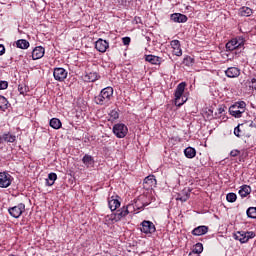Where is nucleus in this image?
<instances>
[{
	"mask_svg": "<svg viewBox=\"0 0 256 256\" xmlns=\"http://www.w3.org/2000/svg\"><path fill=\"white\" fill-rule=\"evenodd\" d=\"M229 113L230 115H232V117H235L236 119H239L243 116V114L245 112H243V110H241L240 108L237 107V105H232L229 108Z\"/></svg>",
	"mask_w": 256,
	"mask_h": 256,
	"instance_id": "17",
	"label": "nucleus"
},
{
	"mask_svg": "<svg viewBox=\"0 0 256 256\" xmlns=\"http://www.w3.org/2000/svg\"><path fill=\"white\" fill-rule=\"evenodd\" d=\"M239 153H241L239 150H232L231 152H230V157H237V156H239Z\"/></svg>",
	"mask_w": 256,
	"mask_h": 256,
	"instance_id": "42",
	"label": "nucleus"
},
{
	"mask_svg": "<svg viewBox=\"0 0 256 256\" xmlns=\"http://www.w3.org/2000/svg\"><path fill=\"white\" fill-rule=\"evenodd\" d=\"M239 195L242 197V199H245L247 195H251V186L249 185H242L239 190Z\"/></svg>",
	"mask_w": 256,
	"mask_h": 256,
	"instance_id": "19",
	"label": "nucleus"
},
{
	"mask_svg": "<svg viewBox=\"0 0 256 256\" xmlns=\"http://www.w3.org/2000/svg\"><path fill=\"white\" fill-rule=\"evenodd\" d=\"M246 237H248V241L249 239H253V237H255V232H246Z\"/></svg>",
	"mask_w": 256,
	"mask_h": 256,
	"instance_id": "44",
	"label": "nucleus"
},
{
	"mask_svg": "<svg viewBox=\"0 0 256 256\" xmlns=\"http://www.w3.org/2000/svg\"><path fill=\"white\" fill-rule=\"evenodd\" d=\"M7 87H9V82L0 80V91L7 89Z\"/></svg>",
	"mask_w": 256,
	"mask_h": 256,
	"instance_id": "38",
	"label": "nucleus"
},
{
	"mask_svg": "<svg viewBox=\"0 0 256 256\" xmlns=\"http://www.w3.org/2000/svg\"><path fill=\"white\" fill-rule=\"evenodd\" d=\"M173 55H176V57H181V55H183V50L181 49V47L174 48Z\"/></svg>",
	"mask_w": 256,
	"mask_h": 256,
	"instance_id": "37",
	"label": "nucleus"
},
{
	"mask_svg": "<svg viewBox=\"0 0 256 256\" xmlns=\"http://www.w3.org/2000/svg\"><path fill=\"white\" fill-rule=\"evenodd\" d=\"M45 55V48L42 46H37L32 51V59L33 61H37V59H42Z\"/></svg>",
	"mask_w": 256,
	"mask_h": 256,
	"instance_id": "12",
	"label": "nucleus"
},
{
	"mask_svg": "<svg viewBox=\"0 0 256 256\" xmlns=\"http://www.w3.org/2000/svg\"><path fill=\"white\" fill-rule=\"evenodd\" d=\"M8 213L11 217H14V219H19V217L25 213V205L23 203H19L16 206L10 207L8 209Z\"/></svg>",
	"mask_w": 256,
	"mask_h": 256,
	"instance_id": "7",
	"label": "nucleus"
},
{
	"mask_svg": "<svg viewBox=\"0 0 256 256\" xmlns=\"http://www.w3.org/2000/svg\"><path fill=\"white\" fill-rule=\"evenodd\" d=\"M129 207H132V205L123 206L122 208L116 210L115 213H112L110 215L111 221L118 223V221H121V219H125V216L129 213Z\"/></svg>",
	"mask_w": 256,
	"mask_h": 256,
	"instance_id": "4",
	"label": "nucleus"
},
{
	"mask_svg": "<svg viewBox=\"0 0 256 256\" xmlns=\"http://www.w3.org/2000/svg\"><path fill=\"white\" fill-rule=\"evenodd\" d=\"M193 58H191V56H187L186 58H184V63L185 65L189 66V65H193Z\"/></svg>",
	"mask_w": 256,
	"mask_h": 256,
	"instance_id": "39",
	"label": "nucleus"
},
{
	"mask_svg": "<svg viewBox=\"0 0 256 256\" xmlns=\"http://www.w3.org/2000/svg\"><path fill=\"white\" fill-rule=\"evenodd\" d=\"M170 45L172 49H179V47H181V42H179V40H172Z\"/></svg>",
	"mask_w": 256,
	"mask_h": 256,
	"instance_id": "36",
	"label": "nucleus"
},
{
	"mask_svg": "<svg viewBox=\"0 0 256 256\" xmlns=\"http://www.w3.org/2000/svg\"><path fill=\"white\" fill-rule=\"evenodd\" d=\"M209 232V227L208 226H198L192 230V235L195 237H201V235H206V233Z\"/></svg>",
	"mask_w": 256,
	"mask_h": 256,
	"instance_id": "14",
	"label": "nucleus"
},
{
	"mask_svg": "<svg viewBox=\"0 0 256 256\" xmlns=\"http://www.w3.org/2000/svg\"><path fill=\"white\" fill-rule=\"evenodd\" d=\"M61 120H59V118H52L50 120V127H52V129H61Z\"/></svg>",
	"mask_w": 256,
	"mask_h": 256,
	"instance_id": "31",
	"label": "nucleus"
},
{
	"mask_svg": "<svg viewBox=\"0 0 256 256\" xmlns=\"http://www.w3.org/2000/svg\"><path fill=\"white\" fill-rule=\"evenodd\" d=\"M184 154H185V157H187V159H193V157L197 155V151L193 147H187L184 150Z\"/></svg>",
	"mask_w": 256,
	"mask_h": 256,
	"instance_id": "26",
	"label": "nucleus"
},
{
	"mask_svg": "<svg viewBox=\"0 0 256 256\" xmlns=\"http://www.w3.org/2000/svg\"><path fill=\"white\" fill-rule=\"evenodd\" d=\"M119 196H112L108 198V207L111 211H117L121 207V202L119 201Z\"/></svg>",
	"mask_w": 256,
	"mask_h": 256,
	"instance_id": "10",
	"label": "nucleus"
},
{
	"mask_svg": "<svg viewBox=\"0 0 256 256\" xmlns=\"http://www.w3.org/2000/svg\"><path fill=\"white\" fill-rule=\"evenodd\" d=\"M18 91H19L20 95H25L29 91V87L19 85L18 86Z\"/></svg>",
	"mask_w": 256,
	"mask_h": 256,
	"instance_id": "34",
	"label": "nucleus"
},
{
	"mask_svg": "<svg viewBox=\"0 0 256 256\" xmlns=\"http://www.w3.org/2000/svg\"><path fill=\"white\" fill-rule=\"evenodd\" d=\"M122 42H123V45H129V43H131V38L124 37L122 38Z\"/></svg>",
	"mask_w": 256,
	"mask_h": 256,
	"instance_id": "43",
	"label": "nucleus"
},
{
	"mask_svg": "<svg viewBox=\"0 0 256 256\" xmlns=\"http://www.w3.org/2000/svg\"><path fill=\"white\" fill-rule=\"evenodd\" d=\"M140 225V231L141 233H145V235H151L155 233V231H157V229L155 228V224H153V222L149 220L142 221Z\"/></svg>",
	"mask_w": 256,
	"mask_h": 256,
	"instance_id": "6",
	"label": "nucleus"
},
{
	"mask_svg": "<svg viewBox=\"0 0 256 256\" xmlns=\"http://www.w3.org/2000/svg\"><path fill=\"white\" fill-rule=\"evenodd\" d=\"M170 19L174 23H187V16L181 13L171 14Z\"/></svg>",
	"mask_w": 256,
	"mask_h": 256,
	"instance_id": "18",
	"label": "nucleus"
},
{
	"mask_svg": "<svg viewBox=\"0 0 256 256\" xmlns=\"http://www.w3.org/2000/svg\"><path fill=\"white\" fill-rule=\"evenodd\" d=\"M234 105H237V108L243 112H245V107H247L245 101L236 102Z\"/></svg>",
	"mask_w": 256,
	"mask_h": 256,
	"instance_id": "35",
	"label": "nucleus"
},
{
	"mask_svg": "<svg viewBox=\"0 0 256 256\" xmlns=\"http://www.w3.org/2000/svg\"><path fill=\"white\" fill-rule=\"evenodd\" d=\"M84 79L90 83H95V81L99 79V74H97V72H90L85 75Z\"/></svg>",
	"mask_w": 256,
	"mask_h": 256,
	"instance_id": "24",
	"label": "nucleus"
},
{
	"mask_svg": "<svg viewBox=\"0 0 256 256\" xmlns=\"http://www.w3.org/2000/svg\"><path fill=\"white\" fill-rule=\"evenodd\" d=\"M145 61L151 63V65H161L163 63V58L155 55H145Z\"/></svg>",
	"mask_w": 256,
	"mask_h": 256,
	"instance_id": "15",
	"label": "nucleus"
},
{
	"mask_svg": "<svg viewBox=\"0 0 256 256\" xmlns=\"http://www.w3.org/2000/svg\"><path fill=\"white\" fill-rule=\"evenodd\" d=\"M45 181L47 187H53V185H55V181H57V174L53 172L48 174V178Z\"/></svg>",
	"mask_w": 256,
	"mask_h": 256,
	"instance_id": "22",
	"label": "nucleus"
},
{
	"mask_svg": "<svg viewBox=\"0 0 256 256\" xmlns=\"http://www.w3.org/2000/svg\"><path fill=\"white\" fill-rule=\"evenodd\" d=\"M228 203H235L237 201V194L231 192L226 195Z\"/></svg>",
	"mask_w": 256,
	"mask_h": 256,
	"instance_id": "33",
	"label": "nucleus"
},
{
	"mask_svg": "<svg viewBox=\"0 0 256 256\" xmlns=\"http://www.w3.org/2000/svg\"><path fill=\"white\" fill-rule=\"evenodd\" d=\"M236 241H240V243H247L249 241V237H247L246 232H237V234L234 235Z\"/></svg>",
	"mask_w": 256,
	"mask_h": 256,
	"instance_id": "21",
	"label": "nucleus"
},
{
	"mask_svg": "<svg viewBox=\"0 0 256 256\" xmlns=\"http://www.w3.org/2000/svg\"><path fill=\"white\" fill-rule=\"evenodd\" d=\"M249 127H256V123L251 122V123L249 124Z\"/></svg>",
	"mask_w": 256,
	"mask_h": 256,
	"instance_id": "48",
	"label": "nucleus"
},
{
	"mask_svg": "<svg viewBox=\"0 0 256 256\" xmlns=\"http://www.w3.org/2000/svg\"><path fill=\"white\" fill-rule=\"evenodd\" d=\"M246 215L249 219H256V207H249L246 211Z\"/></svg>",
	"mask_w": 256,
	"mask_h": 256,
	"instance_id": "32",
	"label": "nucleus"
},
{
	"mask_svg": "<svg viewBox=\"0 0 256 256\" xmlns=\"http://www.w3.org/2000/svg\"><path fill=\"white\" fill-rule=\"evenodd\" d=\"M9 256H15V254H10Z\"/></svg>",
	"mask_w": 256,
	"mask_h": 256,
	"instance_id": "51",
	"label": "nucleus"
},
{
	"mask_svg": "<svg viewBox=\"0 0 256 256\" xmlns=\"http://www.w3.org/2000/svg\"><path fill=\"white\" fill-rule=\"evenodd\" d=\"M15 141H17V136L11 133L0 135V143H15Z\"/></svg>",
	"mask_w": 256,
	"mask_h": 256,
	"instance_id": "16",
	"label": "nucleus"
},
{
	"mask_svg": "<svg viewBox=\"0 0 256 256\" xmlns=\"http://www.w3.org/2000/svg\"><path fill=\"white\" fill-rule=\"evenodd\" d=\"M245 45V40L242 37L233 38L226 44L227 51H236L243 49Z\"/></svg>",
	"mask_w": 256,
	"mask_h": 256,
	"instance_id": "3",
	"label": "nucleus"
},
{
	"mask_svg": "<svg viewBox=\"0 0 256 256\" xmlns=\"http://www.w3.org/2000/svg\"><path fill=\"white\" fill-rule=\"evenodd\" d=\"M13 177L7 172H0V187L7 189L11 185Z\"/></svg>",
	"mask_w": 256,
	"mask_h": 256,
	"instance_id": "8",
	"label": "nucleus"
},
{
	"mask_svg": "<svg viewBox=\"0 0 256 256\" xmlns=\"http://www.w3.org/2000/svg\"><path fill=\"white\" fill-rule=\"evenodd\" d=\"M114 115L115 118L119 117V114H117V112H114Z\"/></svg>",
	"mask_w": 256,
	"mask_h": 256,
	"instance_id": "49",
	"label": "nucleus"
},
{
	"mask_svg": "<svg viewBox=\"0 0 256 256\" xmlns=\"http://www.w3.org/2000/svg\"><path fill=\"white\" fill-rule=\"evenodd\" d=\"M145 185H149V187H153V185H157V180L155 179V176L149 175L144 179Z\"/></svg>",
	"mask_w": 256,
	"mask_h": 256,
	"instance_id": "29",
	"label": "nucleus"
},
{
	"mask_svg": "<svg viewBox=\"0 0 256 256\" xmlns=\"http://www.w3.org/2000/svg\"><path fill=\"white\" fill-rule=\"evenodd\" d=\"M225 111V108L220 107L218 108V115H221Z\"/></svg>",
	"mask_w": 256,
	"mask_h": 256,
	"instance_id": "47",
	"label": "nucleus"
},
{
	"mask_svg": "<svg viewBox=\"0 0 256 256\" xmlns=\"http://www.w3.org/2000/svg\"><path fill=\"white\" fill-rule=\"evenodd\" d=\"M185 87H187V83L181 82L175 89L174 97L176 107H181V105L187 103V98L183 95L185 93Z\"/></svg>",
	"mask_w": 256,
	"mask_h": 256,
	"instance_id": "2",
	"label": "nucleus"
},
{
	"mask_svg": "<svg viewBox=\"0 0 256 256\" xmlns=\"http://www.w3.org/2000/svg\"><path fill=\"white\" fill-rule=\"evenodd\" d=\"M189 197H191L189 190H183L182 193L178 194L176 200L185 203V201H187Z\"/></svg>",
	"mask_w": 256,
	"mask_h": 256,
	"instance_id": "23",
	"label": "nucleus"
},
{
	"mask_svg": "<svg viewBox=\"0 0 256 256\" xmlns=\"http://www.w3.org/2000/svg\"><path fill=\"white\" fill-rule=\"evenodd\" d=\"M18 49H29V41L25 39H20L16 42Z\"/></svg>",
	"mask_w": 256,
	"mask_h": 256,
	"instance_id": "30",
	"label": "nucleus"
},
{
	"mask_svg": "<svg viewBox=\"0 0 256 256\" xmlns=\"http://www.w3.org/2000/svg\"><path fill=\"white\" fill-rule=\"evenodd\" d=\"M113 99V87L108 86L101 90L98 96H95L96 105H109Z\"/></svg>",
	"mask_w": 256,
	"mask_h": 256,
	"instance_id": "1",
	"label": "nucleus"
},
{
	"mask_svg": "<svg viewBox=\"0 0 256 256\" xmlns=\"http://www.w3.org/2000/svg\"><path fill=\"white\" fill-rule=\"evenodd\" d=\"M95 49H97L99 53H105L107 49H109V42L99 38L95 43Z\"/></svg>",
	"mask_w": 256,
	"mask_h": 256,
	"instance_id": "11",
	"label": "nucleus"
},
{
	"mask_svg": "<svg viewBox=\"0 0 256 256\" xmlns=\"http://www.w3.org/2000/svg\"><path fill=\"white\" fill-rule=\"evenodd\" d=\"M53 75L56 81H65L67 79V70L64 68H55Z\"/></svg>",
	"mask_w": 256,
	"mask_h": 256,
	"instance_id": "9",
	"label": "nucleus"
},
{
	"mask_svg": "<svg viewBox=\"0 0 256 256\" xmlns=\"http://www.w3.org/2000/svg\"><path fill=\"white\" fill-rule=\"evenodd\" d=\"M225 75L230 79H235V77H239L241 75V69L237 67H230L225 71Z\"/></svg>",
	"mask_w": 256,
	"mask_h": 256,
	"instance_id": "13",
	"label": "nucleus"
},
{
	"mask_svg": "<svg viewBox=\"0 0 256 256\" xmlns=\"http://www.w3.org/2000/svg\"><path fill=\"white\" fill-rule=\"evenodd\" d=\"M9 109V101L5 96H0V110L7 111Z\"/></svg>",
	"mask_w": 256,
	"mask_h": 256,
	"instance_id": "27",
	"label": "nucleus"
},
{
	"mask_svg": "<svg viewBox=\"0 0 256 256\" xmlns=\"http://www.w3.org/2000/svg\"><path fill=\"white\" fill-rule=\"evenodd\" d=\"M113 133L118 139H123L127 136V133H129V129L125 124L118 123L113 126Z\"/></svg>",
	"mask_w": 256,
	"mask_h": 256,
	"instance_id": "5",
	"label": "nucleus"
},
{
	"mask_svg": "<svg viewBox=\"0 0 256 256\" xmlns=\"http://www.w3.org/2000/svg\"><path fill=\"white\" fill-rule=\"evenodd\" d=\"M239 14L241 15V17H251V15H253V10L249 7H242L239 10Z\"/></svg>",
	"mask_w": 256,
	"mask_h": 256,
	"instance_id": "25",
	"label": "nucleus"
},
{
	"mask_svg": "<svg viewBox=\"0 0 256 256\" xmlns=\"http://www.w3.org/2000/svg\"><path fill=\"white\" fill-rule=\"evenodd\" d=\"M5 54V46H3V44H0V55H4Z\"/></svg>",
	"mask_w": 256,
	"mask_h": 256,
	"instance_id": "46",
	"label": "nucleus"
},
{
	"mask_svg": "<svg viewBox=\"0 0 256 256\" xmlns=\"http://www.w3.org/2000/svg\"><path fill=\"white\" fill-rule=\"evenodd\" d=\"M147 205H149V203L143 204V206H142V207H147Z\"/></svg>",
	"mask_w": 256,
	"mask_h": 256,
	"instance_id": "50",
	"label": "nucleus"
},
{
	"mask_svg": "<svg viewBox=\"0 0 256 256\" xmlns=\"http://www.w3.org/2000/svg\"><path fill=\"white\" fill-rule=\"evenodd\" d=\"M251 85L249 86L251 89L256 90V78H252L250 81Z\"/></svg>",
	"mask_w": 256,
	"mask_h": 256,
	"instance_id": "41",
	"label": "nucleus"
},
{
	"mask_svg": "<svg viewBox=\"0 0 256 256\" xmlns=\"http://www.w3.org/2000/svg\"><path fill=\"white\" fill-rule=\"evenodd\" d=\"M134 23H135L136 25H139V23H142V22H141V17H137V16H136V17L134 18Z\"/></svg>",
	"mask_w": 256,
	"mask_h": 256,
	"instance_id": "45",
	"label": "nucleus"
},
{
	"mask_svg": "<svg viewBox=\"0 0 256 256\" xmlns=\"http://www.w3.org/2000/svg\"><path fill=\"white\" fill-rule=\"evenodd\" d=\"M201 253H203V244L202 243H197L195 244L192 252L190 253V255H201Z\"/></svg>",
	"mask_w": 256,
	"mask_h": 256,
	"instance_id": "28",
	"label": "nucleus"
},
{
	"mask_svg": "<svg viewBox=\"0 0 256 256\" xmlns=\"http://www.w3.org/2000/svg\"><path fill=\"white\" fill-rule=\"evenodd\" d=\"M239 127H241V125H238L237 127L234 128V135L236 137H241V134H240L241 133V129Z\"/></svg>",
	"mask_w": 256,
	"mask_h": 256,
	"instance_id": "40",
	"label": "nucleus"
},
{
	"mask_svg": "<svg viewBox=\"0 0 256 256\" xmlns=\"http://www.w3.org/2000/svg\"><path fill=\"white\" fill-rule=\"evenodd\" d=\"M82 163L87 167H93V165H95V159L93 156L85 154L82 158Z\"/></svg>",
	"mask_w": 256,
	"mask_h": 256,
	"instance_id": "20",
	"label": "nucleus"
}]
</instances>
